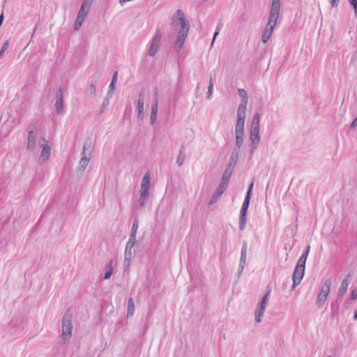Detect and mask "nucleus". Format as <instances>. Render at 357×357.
Instances as JSON below:
<instances>
[{
  "mask_svg": "<svg viewBox=\"0 0 357 357\" xmlns=\"http://www.w3.org/2000/svg\"><path fill=\"white\" fill-rule=\"evenodd\" d=\"M357 127V117H356L350 124L349 129H354Z\"/></svg>",
  "mask_w": 357,
  "mask_h": 357,
  "instance_id": "obj_45",
  "label": "nucleus"
},
{
  "mask_svg": "<svg viewBox=\"0 0 357 357\" xmlns=\"http://www.w3.org/2000/svg\"><path fill=\"white\" fill-rule=\"evenodd\" d=\"M351 280V275L348 274L347 277L342 280L340 287L338 289L337 296L339 297H343L347 292L348 286Z\"/></svg>",
  "mask_w": 357,
  "mask_h": 357,
  "instance_id": "obj_16",
  "label": "nucleus"
},
{
  "mask_svg": "<svg viewBox=\"0 0 357 357\" xmlns=\"http://www.w3.org/2000/svg\"><path fill=\"white\" fill-rule=\"evenodd\" d=\"M253 188V183H250L249 185L248 190L246 192L245 197L244 199V201L243 202L241 209L240 211V217H239V229L241 231H243L245 225L247 222V212L249 207L251 196H252V191Z\"/></svg>",
  "mask_w": 357,
  "mask_h": 357,
  "instance_id": "obj_3",
  "label": "nucleus"
},
{
  "mask_svg": "<svg viewBox=\"0 0 357 357\" xmlns=\"http://www.w3.org/2000/svg\"><path fill=\"white\" fill-rule=\"evenodd\" d=\"M354 320H357V310L355 311L354 312Z\"/></svg>",
  "mask_w": 357,
  "mask_h": 357,
  "instance_id": "obj_52",
  "label": "nucleus"
},
{
  "mask_svg": "<svg viewBox=\"0 0 357 357\" xmlns=\"http://www.w3.org/2000/svg\"><path fill=\"white\" fill-rule=\"evenodd\" d=\"M115 83L116 82H111L109 86V92H108V95H107L108 96H112V92L114 90V87H115Z\"/></svg>",
  "mask_w": 357,
  "mask_h": 357,
  "instance_id": "obj_40",
  "label": "nucleus"
},
{
  "mask_svg": "<svg viewBox=\"0 0 357 357\" xmlns=\"http://www.w3.org/2000/svg\"><path fill=\"white\" fill-rule=\"evenodd\" d=\"M37 148V135L33 130L28 133L26 150L30 152H34Z\"/></svg>",
  "mask_w": 357,
  "mask_h": 357,
  "instance_id": "obj_14",
  "label": "nucleus"
},
{
  "mask_svg": "<svg viewBox=\"0 0 357 357\" xmlns=\"http://www.w3.org/2000/svg\"><path fill=\"white\" fill-rule=\"evenodd\" d=\"M238 95L241 98V102L240 105H247L248 101V97L247 92L243 89H238Z\"/></svg>",
  "mask_w": 357,
  "mask_h": 357,
  "instance_id": "obj_25",
  "label": "nucleus"
},
{
  "mask_svg": "<svg viewBox=\"0 0 357 357\" xmlns=\"http://www.w3.org/2000/svg\"><path fill=\"white\" fill-rule=\"evenodd\" d=\"M349 2L353 6L355 15L357 17V0H349Z\"/></svg>",
  "mask_w": 357,
  "mask_h": 357,
  "instance_id": "obj_38",
  "label": "nucleus"
},
{
  "mask_svg": "<svg viewBox=\"0 0 357 357\" xmlns=\"http://www.w3.org/2000/svg\"><path fill=\"white\" fill-rule=\"evenodd\" d=\"M117 75H118V72H117V71L114 72V75H113V77H112V82H116V79H117Z\"/></svg>",
  "mask_w": 357,
  "mask_h": 357,
  "instance_id": "obj_48",
  "label": "nucleus"
},
{
  "mask_svg": "<svg viewBox=\"0 0 357 357\" xmlns=\"http://www.w3.org/2000/svg\"><path fill=\"white\" fill-rule=\"evenodd\" d=\"M331 286V280L328 279V280H325L324 284L321 287L320 292L318 294V296H317V298L316 301V304L319 307L323 306L325 301H326L328 295L330 292Z\"/></svg>",
  "mask_w": 357,
  "mask_h": 357,
  "instance_id": "obj_7",
  "label": "nucleus"
},
{
  "mask_svg": "<svg viewBox=\"0 0 357 357\" xmlns=\"http://www.w3.org/2000/svg\"><path fill=\"white\" fill-rule=\"evenodd\" d=\"M144 102L137 100V119L142 120L144 117Z\"/></svg>",
  "mask_w": 357,
  "mask_h": 357,
  "instance_id": "obj_26",
  "label": "nucleus"
},
{
  "mask_svg": "<svg viewBox=\"0 0 357 357\" xmlns=\"http://www.w3.org/2000/svg\"><path fill=\"white\" fill-rule=\"evenodd\" d=\"M259 120H260V115L259 113L255 114L250 128H259Z\"/></svg>",
  "mask_w": 357,
  "mask_h": 357,
  "instance_id": "obj_28",
  "label": "nucleus"
},
{
  "mask_svg": "<svg viewBox=\"0 0 357 357\" xmlns=\"http://www.w3.org/2000/svg\"><path fill=\"white\" fill-rule=\"evenodd\" d=\"M215 82V75H211L209 84H212V86H213Z\"/></svg>",
  "mask_w": 357,
  "mask_h": 357,
  "instance_id": "obj_46",
  "label": "nucleus"
},
{
  "mask_svg": "<svg viewBox=\"0 0 357 357\" xmlns=\"http://www.w3.org/2000/svg\"><path fill=\"white\" fill-rule=\"evenodd\" d=\"M236 155L238 154V150H235Z\"/></svg>",
  "mask_w": 357,
  "mask_h": 357,
  "instance_id": "obj_55",
  "label": "nucleus"
},
{
  "mask_svg": "<svg viewBox=\"0 0 357 357\" xmlns=\"http://www.w3.org/2000/svg\"><path fill=\"white\" fill-rule=\"evenodd\" d=\"M96 84L92 82L90 85H89V89H88V92L92 96H95L96 95Z\"/></svg>",
  "mask_w": 357,
  "mask_h": 357,
  "instance_id": "obj_34",
  "label": "nucleus"
},
{
  "mask_svg": "<svg viewBox=\"0 0 357 357\" xmlns=\"http://www.w3.org/2000/svg\"><path fill=\"white\" fill-rule=\"evenodd\" d=\"M158 89L157 87H155L154 89H153V99L155 98H158Z\"/></svg>",
  "mask_w": 357,
  "mask_h": 357,
  "instance_id": "obj_47",
  "label": "nucleus"
},
{
  "mask_svg": "<svg viewBox=\"0 0 357 357\" xmlns=\"http://www.w3.org/2000/svg\"><path fill=\"white\" fill-rule=\"evenodd\" d=\"M149 198L139 196L138 203L141 208H144Z\"/></svg>",
  "mask_w": 357,
  "mask_h": 357,
  "instance_id": "obj_37",
  "label": "nucleus"
},
{
  "mask_svg": "<svg viewBox=\"0 0 357 357\" xmlns=\"http://www.w3.org/2000/svg\"><path fill=\"white\" fill-rule=\"evenodd\" d=\"M247 249H248V243L245 241L243 242V245L241 251V258L239 264L245 265L246 263V257H247Z\"/></svg>",
  "mask_w": 357,
  "mask_h": 357,
  "instance_id": "obj_21",
  "label": "nucleus"
},
{
  "mask_svg": "<svg viewBox=\"0 0 357 357\" xmlns=\"http://www.w3.org/2000/svg\"><path fill=\"white\" fill-rule=\"evenodd\" d=\"M139 227V219L138 218H135L134 222L132 226V229L130 231L129 238L132 239V241L136 240V234Z\"/></svg>",
  "mask_w": 357,
  "mask_h": 357,
  "instance_id": "obj_23",
  "label": "nucleus"
},
{
  "mask_svg": "<svg viewBox=\"0 0 357 357\" xmlns=\"http://www.w3.org/2000/svg\"><path fill=\"white\" fill-rule=\"evenodd\" d=\"M45 144H42V151L40 154V159L43 161L47 160L50 156L51 148L47 144V142L44 137L41 138Z\"/></svg>",
  "mask_w": 357,
  "mask_h": 357,
  "instance_id": "obj_17",
  "label": "nucleus"
},
{
  "mask_svg": "<svg viewBox=\"0 0 357 357\" xmlns=\"http://www.w3.org/2000/svg\"><path fill=\"white\" fill-rule=\"evenodd\" d=\"M250 139L251 141L250 144V158L252 156L254 151L257 149L258 146L259 142H260V137L259 135H250Z\"/></svg>",
  "mask_w": 357,
  "mask_h": 357,
  "instance_id": "obj_20",
  "label": "nucleus"
},
{
  "mask_svg": "<svg viewBox=\"0 0 357 357\" xmlns=\"http://www.w3.org/2000/svg\"><path fill=\"white\" fill-rule=\"evenodd\" d=\"M158 112H151L150 114V123L154 125L157 120Z\"/></svg>",
  "mask_w": 357,
  "mask_h": 357,
  "instance_id": "obj_36",
  "label": "nucleus"
},
{
  "mask_svg": "<svg viewBox=\"0 0 357 357\" xmlns=\"http://www.w3.org/2000/svg\"><path fill=\"white\" fill-rule=\"evenodd\" d=\"M271 293V289H269L266 294L264 295L261 301L259 303L257 307L255 310V321L257 323H260L261 321V317L264 313L265 309L266 307L269 295Z\"/></svg>",
  "mask_w": 357,
  "mask_h": 357,
  "instance_id": "obj_8",
  "label": "nucleus"
},
{
  "mask_svg": "<svg viewBox=\"0 0 357 357\" xmlns=\"http://www.w3.org/2000/svg\"><path fill=\"white\" fill-rule=\"evenodd\" d=\"M250 135H259V128H250Z\"/></svg>",
  "mask_w": 357,
  "mask_h": 357,
  "instance_id": "obj_39",
  "label": "nucleus"
},
{
  "mask_svg": "<svg viewBox=\"0 0 357 357\" xmlns=\"http://www.w3.org/2000/svg\"><path fill=\"white\" fill-rule=\"evenodd\" d=\"M55 107L57 114H61L63 112V94L61 87H59L55 95Z\"/></svg>",
  "mask_w": 357,
  "mask_h": 357,
  "instance_id": "obj_13",
  "label": "nucleus"
},
{
  "mask_svg": "<svg viewBox=\"0 0 357 357\" xmlns=\"http://www.w3.org/2000/svg\"><path fill=\"white\" fill-rule=\"evenodd\" d=\"M244 267H245V265L243 264H239L238 265V273H237V275H238V278H239L244 270Z\"/></svg>",
  "mask_w": 357,
  "mask_h": 357,
  "instance_id": "obj_43",
  "label": "nucleus"
},
{
  "mask_svg": "<svg viewBox=\"0 0 357 357\" xmlns=\"http://www.w3.org/2000/svg\"><path fill=\"white\" fill-rule=\"evenodd\" d=\"M356 298H357V289H355L352 290V291H351V294L350 296V299L355 300Z\"/></svg>",
  "mask_w": 357,
  "mask_h": 357,
  "instance_id": "obj_44",
  "label": "nucleus"
},
{
  "mask_svg": "<svg viewBox=\"0 0 357 357\" xmlns=\"http://www.w3.org/2000/svg\"><path fill=\"white\" fill-rule=\"evenodd\" d=\"M91 152H92V142L90 138H88L86 139L84 146L82 152V158L79 160V168L82 169H85L86 167L88 166L91 157Z\"/></svg>",
  "mask_w": 357,
  "mask_h": 357,
  "instance_id": "obj_5",
  "label": "nucleus"
},
{
  "mask_svg": "<svg viewBox=\"0 0 357 357\" xmlns=\"http://www.w3.org/2000/svg\"><path fill=\"white\" fill-rule=\"evenodd\" d=\"M199 89V85L197 86V90Z\"/></svg>",
  "mask_w": 357,
  "mask_h": 357,
  "instance_id": "obj_54",
  "label": "nucleus"
},
{
  "mask_svg": "<svg viewBox=\"0 0 357 357\" xmlns=\"http://www.w3.org/2000/svg\"><path fill=\"white\" fill-rule=\"evenodd\" d=\"M213 86H212V84H209L208 87V91H207V98H208V99L211 98V96L213 93Z\"/></svg>",
  "mask_w": 357,
  "mask_h": 357,
  "instance_id": "obj_42",
  "label": "nucleus"
},
{
  "mask_svg": "<svg viewBox=\"0 0 357 357\" xmlns=\"http://www.w3.org/2000/svg\"><path fill=\"white\" fill-rule=\"evenodd\" d=\"M310 250V245H308L306 247L305 250L303 252V254L301 255V256L298 259V260L297 261L298 264H300L301 265L305 266L306 260H307V258Z\"/></svg>",
  "mask_w": 357,
  "mask_h": 357,
  "instance_id": "obj_24",
  "label": "nucleus"
},
{
  "mask_svg": "<svg viewBox=\"0 0 357 357\" xmlns=\"http://www.w3.org/2000/svg\"><path fill=\"white\" fill-rule=\"evenodd\" d=\"M92 0H83L81 8L79 10L75 22L74 24V29L78 31L84 23L89 11Z\"/></svg>",
  "mask_w": 357,
  "mask_h": 357,
  "instance_id": "obj_4",
  "label": "nucleus"
},
{
  "mask_svg": "<svg viewBox=\"0 0 357 357\" xmlns=\"http://www.w3.org/2000/svg\"><path fill=\"white\" fill-rule=\"evenodd\" d=\"M185 158V146L181 145L176 159L177 165L181 167L183 165Z\"/></svg>",
  "mask_w": 357,
  "mask_h": 357,
  "instance_id": "obj_22",
  "label": "nucleus"
},
{
  "mask_svg": "<svg viewBox=\"0 0 357 357\" xmlns=\"http://www.w3.org/2000/svg\"><path fill=\"white\" fill-rule=\"evenodd\" d=\"M8 46H9L8 40L5 41L1 47V50H0V58H1L3 56V54L8 50Z\"/></svg>",
  "mask_w": 357,
  "mask_h": 357,
  "instance_id": "obj_32",
  "label": "nucleus"
},
{
  "mask_svg": "<svg viewBox=\"0 0 357 357\" xmlns=\"http://www.w3.org/2000/svg\"><path fill=\"white\" fill-rule=\"evenodd\" d=\"M222 26V23L221 22H219L217 25L216 31H215L214 35H213V40L211 43V45L213 44L216 36L219 34V31L221 29Z\"/></svg>",
  "mask_w": 357,
  "mask_h": 357,
  "instance_id": "obj_33",
  "label": "nucleus"
},
{
  "mask_svg": "<svg viewBox=\"0 0 357 357\" xmlns=\"http://www.w3.org/2000/svg\"><path fill=\"white\" fill-rule=\"evenodd\" d=\"M176 13L178 16V22L181 26V29L178 31L175 42V47L178 50H180L183 47L184 42L188 36L190 25L188 23H187L184 15L181 10H178Z\"/></svg>",
  "mask_w": 357,
  "mask_h": 357,
  "instance_id": "obj_2",
  "label": "nucleus"
},
{
  "mask_svg": "<svg viewBox=\"0 0 357 357\" xmlns=\"http://www.w3.org/2000/svg\"><path fill=\"white\" fill-rule=\"evenodd\" d=\"M305 269V266L301 265L298 263L296 264L292 276L293 284L291 287V291H293L295 289V287L300 284L301 281L303 278Z\"/></svg>",
  "mask_w": 357,
  "mask_h": 357,
  "instance_id": "obj_9",
  "label": "nucleus"
},
{
  "mask_svg": "<svg viewBox=\"0 0 357 357\" xmlns=\"http://www.w3.org/2000/svg\"><path fill=\"white\" fill-rule=\"evenodd\" d=\"M280 0H272L268 23L261 36V41L266 43L271 38L280 15Z\"/></svg>",
  "mask_w": 357,
  "mask_h": 357,
  "instance_id": "obj_1",
  "label": "nucleus"
},
{
  "mask_svg": "<svg viewBox=\"0 0 357 357\" xmlns=\"http://www.w3.org/2000/svg\"><path fill=\"white\" fill-rule=\"evenodd\" d=\"M144 96H145V91H144V89H142L139 92L137 100H142V102H144Z\"/></svg>",
  "mask_w": 357,
  "mask_h": 357,
  "instance_id": "obj_41",
  "label": "nucleus"
},
{
  "mask_svg": "<svg viewBox=\"0 0 357 357\" xmlns=\"http://www.w3.org/2000/svg\"><path fill=\"white\" fill-rule=\"evenodd\" d=\"M199 89V85L197 86V90Z\"/></svg>",
  "mask_w": 357,
  "mask_h": 357,
  "instance_id": "obj_53",
  "label": "nucleus"
},
{
  "mask_svg": "<svg viewBox=\"0 0 357 357\" xmlns=\"http://www.w3.org/2000/svg\"><path fill=\"white\" fill-rule=\"evenodd\" d=\"M234 165L232 164L231 162H229L224 171V173L221 178V181L229 184V181L234 171Z\"/></svg>",
  "mask_w": 357,
  "mask_h": 357,
  "instance_id": "obj_18",
  "label": "nucleus"
},
{
  "mask_svg": "<svg viewBox=\"0 0 357 357\" xmlns=\"http://www.w3.org/2000/svg\"><path fill=\"white\" fill-rule=\"evenodd\" d=\"M133 311H134V301L132 298H130L128 299V313L132 314Z\"/></svg>",
  "mask_w": 357,
  "mask_h": 357,
  "instance_id": "obj_31",
  "label": "nucleus"
},
{
  "mask_svg": "<svg viewBox=\"0 0 357 357\" xmlns=\"http://www.w3.org/2000/svg\"><path fill=\"white\" fill-rule=\"evenodd\" d=\"M109 105V100L107 99V100H105L104 102H103V107H107V106Z\"/></svg>",
  "mask_w": 357,
  "mask_h": 357,
  "instance_id": "obj_50",
  "label": "nucleus"
},
{
  "mask_svg": "<svg viewBox=\"0 0 357 357\" xmlns=\"http://www.w3.org/2000/svg\"><path fill=\"white\" fill-rule=\"evenodd\" d=\"M227 186L228 183L220 181L215 191L222 195L226 191Z\"/></svg>",
  "mask_w": 357,
  "mask_h": 357,
  "instance_id": "obj_29",
  "label": "nucleus"
},
{
  "mask_svg": "<svg viewBox=\"0 0 357 357\" xmlns=\"http://www.w3.org/2000/svg\"><path fill=\"white\" fill-rule=\"evenodd\" d=\"M288 282H289V281H288V280H287L286 282H284L283 283V285H282V289H283V290H284V289L287 287V283H288Z\"/></svg>",
  "mask_w": 357,
  "mask_h": 357,
  "instance_id": "obj_51",
  "label": "nucleus"
},
{
  "mask_svg": "<svg viewBox=\"0 0 357 357\" xmlns=\"http://www.w3.org/2000/svg\"><path fill=\"white\" fill-rule=\"evenodd\" d=\"M112 271H113V268H112V261H110L107 265H106V267H105V275H104V279L105 280H108L110 278L112 274Z\"/></svg>",
  "mask_w": 357,
  "mask_h": 357,
  "instance_id": "obj_27",
  "label": "nucleus"
},
{
  "mask_svg": "<svg viewBox=\"0 0 357 357\" xmlns=\"http://www.w3.org/2000/svg\"><path fill=\"white\" fill-rule=\"evenodd\" d=\"M73 323L72 315L66 313L62 319V339L64 341L70 340L72 336Z\"/></svg>",
  "mask_w": 357,
  "mask_h": 357,
  "instance_id": "obj_6",
  "label": "nucleus"
},
{
  "mask_svg": "<svg viewBox=\"0 0 357 357\" xmlns=\"http://www.w3.org/2000/svg\"><path fill=\"white\" fill-rule=\"evenodd\" d=\"M222 196V195L216 191L214 192V193L213 194V195L211 196L210 200H209V202H208V204L209 205H212L214 203H215L218 199Z\"/></svg>",
  "mask_w": 357,
  "mask_h": 357,
  "instance_id": "obj_30",
  "label": "nucleus"
},
{
  "mask_svg": "<svg viewBox=\"0 0 357 357\" xmlns=\"http://www.w3.org/2000/svg\"><path fill=\"white\" fill-rule=\"evenodd\" d=\"M137 241H132V239L129 238L125 249V253H124V258H125V265L127 266H130L131 259H132V249L135 244L136 243Z\"/></svg>",
  "mask_w": 357,
  "mask_h": 357,
  "instance_id": "obj_15",
  "label": "nucleus"
},
{
  "mask_svg": "<svg viewBox=\"0 0 357 357\" xmlns=\"http://www.w3.org/2000/svg\"><path fill=\"white\" fill-rule=\"evenodd\" d=\"M339 2V0H331V3L332 6H336Z\"/></svg>",
  "mask_w": 357,
  "mask_h": 357,
  "instance_id": "obj_49",
  "label": "nucleus"
},
{
  "mask_svg": "<svg viewBox=\"0 0 357 357\" xmlns=\"http://www.w3.org/2000/svg\"><path fill=\"white\" fill-rule=\"evenodd\" d=\"M162 33L160 29H158L151 44L149 54L150 56H154L160 43Z\"/></svg>",
  "mask_w": 357,
  "mask_h": 357,
  "instance_id": "obj_12",
  "label": "nucleus"
},
{
  "mask_svg": "<svg viewBox=\"0 0 357 357\" xmlns=\"http://www.w3.org/2000/svg\"><path fill=\"white\" fill-rule=\"evenodd\" d=\"M328 357H331V356H328Z\"/></svg>",
  "mask_w": 357,
  "mask_h": 357,
  "instance_id": "obj_56",
  "label": "nucleus"
},
{
  "mask_svg": "<svg viewBox=\"0 0 357 357\" xmlns=\"http://www.w3.org/2000/svg\"><path fill=\"white\" fill-rule=\"evenodd\" d=\"M245 105H239L237 111V121L235 128L244 129L245 119Z\"/></svg>",
  "mask_w": 357,
  "mask_h": 357,
  "instance_id": "obj_11",
  "label": "nucleus"
},
{
  "mask_svg": "<svg viewBox=\"0 0 357 357\" xmlns=\"http://www.w3.org/2000/svg\"><path fill=\"white\" fill-rule=\"evenodd\" d=\"M150 181L151 175L149 172H146L142 181L141 189L139 192L141 197H145L147 198L149 197Z\"/></svg>",
  "mask_w": 357,
  "mask_h": 357,
  "instance_id": "obj_10",
  "label": "nucleus"
},
{
  "mask_svg": "<svg viewBox=\"0 0 357 357\" xmlns=\"http://www.w3.org/2000/svg\"><path fill=\"white\" fill-rule=\"evenodd\" d=\"M158 99L155 98L153 99V103L151 105V111L153 112H158Z\"/></svg>",
  "mask_w": 357,
  "mask_h": 357,
  "instance_id": "obj_35",
  "label": "nucleus"
},
{
  "mask_svg": "<svg viewBox=\"0 0 357 357\" xmlns=\"http://www.w3.org/2000/svg\"><path fill=\"white\" fill-rule=\"evenodd\" d=\"M236 147L238 149L243 143L244 129L235 128Z\"/></svg>",
  "mask_w": 357,
  "mask_h": 357,
  "instance_id": "obj_19",
  "label": "nucleus"
}]
</instances>
